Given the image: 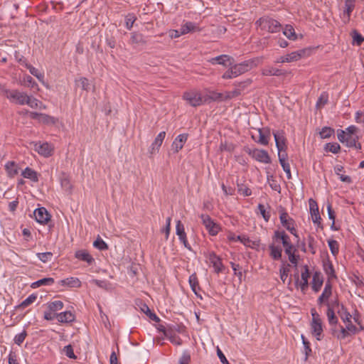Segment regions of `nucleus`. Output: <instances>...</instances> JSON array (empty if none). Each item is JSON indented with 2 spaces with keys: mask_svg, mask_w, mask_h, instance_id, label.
<instances>
[{
  "mask_svg": "<svg viewBox=\"0 0 364 364\" xmlns=\"http://www.w3.org/2000/svg\"><path fill=\"white\" fill-rule=\"evenodd\" d=\"M312 321L311 323V329L312 334L318 341L321 340L323 337V325L319 314L315 309L311 310Z\"/></svg>",
  "mask_w": 364,
  "mask_h": 364,
  "instance_id": "nucleus-2",
  "label": "nucleus"
},
{
  "mask_svg": "<svg viewBox=\"0 0 364 364\" xmlns=\"http://www.w3.org/2000/svg\"><path fill=\"white\" fill-rule=\"evenodd\" d=\"M26 68L29 70L31 75L35 76L40 82H43L44 75L41 73L37 68H34L30 64L26 65Z\"/></svg>",
  "mask_w": 364,
  "mask_h": 364,
  "instance_id": "nucleus-39",
  "label": "nucleus"
},
{
  "mask_svg": "<svg viewBox=\"0 0 364 364\" xmlns=\"http://www.w3.org/2000/svg\"><path fill=\"white\" fill-rule=\"evenodd\" d=\"M93 246L100 250H107L108 249V245L100 236L93 242Z\"/></svg>",
  "mask_w": 364,
  "mask_h": 364,
  "instance_id": "nucleus-43",
  "label": "nucleus"
},
{
  "mask_svg": "<svg viewBox=\"0 0 364 364\" xmlns=\"http://www.w3.org/2000/svg\"><path fill=\"white\" fill-rule=\"evenodd\" d=\"M136 20V17L134 14H129L125 17L126 27L128 30H131L134 23Z\"/></svg>",
  "mask_w": 364,
  "mask_h": 364,
  "instance_id": "nucleus-46",
  "label": "nucleus"
},
{
  "mask_svg": "<svg viewBox=\"0 0 364 364\" xmlns=\"http://www.w3.org/2000/svg\"><path fill=\"white\" fill-rule=\"evenodd\" d=\"M202 223L208 231L209 234L216 235L220 230L218 224L215 223L208 215H201Z\"/></svg>",
  "mask_w": 364,
  "mask_h": 364,
  "instance_id": "nucleus-6",
  "label": "nucleus"
},
{
  "mask_svg": "<svg viewBox=\"0 0 364 364\" xmlns=\"http://www.w3.org/2000/svg\"><path fill=\"white\" fill-rule=\"evenodd\" d=\"M283 33L289 40L295 41L297 38L294 28L291 25H286L283 30Z\"/></svg>",
  "mask_w": 364,
  "mask_h": 364,
  "instance_id": "nucleus-31",
  "label": "nucleus"
},
{
  "mask_svg": "<svg viewBox=\"0 0 364 364\" xmlns=\"http://www.w3.org/2000/svg\"><path fill=\"white\" fill-rule=\"evenodd\" d=\"M5 168L10 177H14L18 173V168L14 161H9L5 165Z\"/></svg>",
  "mask_w": 364,
  "mask_h": 364,
  "instance_id": "nucleus-29",
  "label": "nucleus"
},
{
  "mask_svg": "<svg viewBox=\"0 0 364 364\" xmlns=\"http://www.w3.org/2000/svg\"><path fill=\"white\" fill-rule=\"evenodd\" d=\"M279 218L282 225L292 235L297 237L296 230L294 227V221L292 218L289 217L288 213L285 211H282L280 214Z\"/></svg>",
  "mask_w": 364,
  "mask_h": 364,
  "instance_id": "nucleus-8",
  "label": "nucleus"
},
{
  "mask_svg": "<svg viewBox=\"0 0 364 364\" xmlns=\"http://www.w3.org/2000/svg\"><path fill=\"white\" fill-rule=\"evenodd\" d=\"M258 209H259L261 215H262L263 218L264 219V220L266 222L269 221V220L270 218V213H269V212L266 211L264 205L262 204H259Z\"/></svg>",
  "mask_w": 364,
  "mask_h": 364,
  "instance_id": "nucleus-61",
  "label": "nucleus"
},
{
  "mask_svg": "<svg viewBox=\"0 0 364 364\" xmlns=\"http://www.w3.org/2000/svg\"><path fill=\"white\" fill-rule=\"evenodd\" d=\"M21 174L24 178L31 179L33 182L38 181L37 172L28 167L26 168Z\"/></svg>",
  "mask_w": 364,
  "mask_h": 364,
  "instance_id": "nucleus-30",
  "label": "nucleus"
},
{
  "mask_svg": "<svg viewBox=\"0 0 364 364\" xmlns=\"http://www.w3.org/2000/svg\"><path fill=\"white\" fill-rule=\"evenodd\" d=\"M176 235L178 236L180 241L183 244L185 247L191 250V247L187 241L184 226L181 220H178L176 223Z\"/></svg>",
  "mask_w": 364,
  "mask_h": 364,
  "instance_id": "nucleus-13",
  "label": "nucleus"
},
{
  "mask_svg": "<svg viewBox=\"0 0 364 364\" xmlns=\"http://www.w3.org/2000/svg\"><path fill=\"white\" fill-rule=\"evenodd\" d=\"M324 271L329 279L336 277L335 271L331 262L324 264Z\"/></svg>",
  "mask_w": 364,
  "mask_h": 364,
  "instance_id": "nucleus-52",
  "label": "nucleus"
},
{
  "mask_svg": "<svg viewBox=\"0 0 364 364\" xmlns=\"http://www.w3.org/2000/svg\"><path fill=\"white\" fill-rule=\"evenodd\" d=\"M256 24L262 31L269 33H277L282 28V25L279 21L268 16L260 18L257 21Z\"/></svg>",
  "mask_w": 364,
  "mask_h": 364,
  "instance_id": "nucleus-1",
  "label": "nucleus"
},
{
  "mask_svg": "<svg viewBox=\"0 0 364 364\" xmlns=\"http://www.w3.org/2000/svg\"><path fill=\"white\" fill-rule=\"evenodd\" d=\"M358 136H350L346 137V144L348 146L353 147L356 146V143L358 140Z\"/></svg>",
  "mask_w": 364,
  "mask_h": 364,
  "instance_id": "nucleus-63",
  "label": "nucleus"
},
{
  "mask_svg": "<svg viewBox=\"0 0 364 364\" xmlns=\"http://www.w3.org/2000/svg\"><path fill=\"white\" fill-rule=\"evenodd\" d=\"M4 96L12 103L24 105L28 98L26 92H20L18 90H4Z\"/></svg>",
  "mask_w": 364,
  "mask_h": 364,
  "instance_id": "nucleus-3",
  "label": "nucleus"
},
{
  "mask_svg": "<svg viewBox=\"0 0 364 364\" xmlns=\"http://www.w3.org/2000/svg\"><path fill=\"white\" fill-rule=\"evenodd\" d=\"M26 336V333L25 331H23L22 333L16 335L14 338L15 343L17 345H21L25 340Z\"/></svg>",
  "mask_w": 364,
  "mask_h": 364,
  "instance_id": "nucleus-64",
  "label": "nucleus"
},
{
  "mask_svg": "<svg viewBox=\"0 0 364 364\" xmlns=\"http://www.w3.org/2000/svg\"><path fill=\"white\" fill-rule=\"evenodd\" d=\"M323 283V277L321 272H316L313 274L311 288L315 292L320 291Z\"/></svg>",
  "mask_w": 364,
  "mask_h": 364,
  "instance_id": "nucleus-18",
  "label": "nucleus"
},
{
  "mask_svg": "<svg viewBox=\"0 0 364 364\" xmlns=\"http://www.w3.org/2000/svg\"><path fill=\"white\" fill-rule=\"evenodd\" d=\"M76 82H77V85L80 86L82 90L88 91L90 89V83L86 77H80Z\"/></svg>",
  "mask_w": 364,
  "mask_h": 364,
  "instance_id": "nucleus-50",
  "label": "nucleus"
},
{
  "mask_svg": "<svg viewBox=\"0 0 364 364\" xmlns=\"http://www.w3.org/2000/svg\"><path fill=\"white\" fill-rule=\"evenodd\" d=\"M38 122L45 124H55L58 122V119L46 114L41 113Z\"/></svg>",
  "mask_w": 364,
  "mask_h": 364,
  "instance_id": "nucleus-34",
  "label": "nucleus"
},
{
  "mask_svg": "<svg viewBox=\"0 0 364 364\" xmlns=\"http://www.w3.org/2000/svg\"><path fill=\"white\" fill-rule=\"evenodd\" d=\"M37 299V296L34 294H31L28 298L23 300L18 306V308L24 309L33 304Z\"/></svg>",
  "mask_w": 364,
  "mask_h": 364,
  "instance_id": "nucleus-44",
  "label": "nucleus"
},
{
  "mask_svg": "<svg viewBox=\"0 0 364 364\" xmlns=\"http://www.w3.org/2000/svg\"><path fill=\"white\" fill-rule=\"evenodd\" d=\"M287 157V154H279V161L282 166L284 171L287 173V176L288 179L291 178L290 165L288 162L286 161V159Z\"/></svg>",
  "mask_w": 364,
  "mask_h": 364,
  "instance_id": "nucleus-26",
  "label": "nucleus"
},
{
  "mask_svg": "<svg viewBox=\"0 0 364 364\" xmlns=\"http://www.w3.org/2000/svg\"><path fill=\"white\" fill-rule=\"evenodd\" d=\"M304 270L301 274V281H299L298 274H295L294 277L296 279V284L299 286L302 292L305 293L309 287V278L310 273L307 265L304 267Z\"/></svg>",
  "mask_w": 364,
  "mask_h": 364,
  "instance_id": "nucleus-7",
  "label": "nucleus"
},
{
  "mask_svg": "<svg viewBox=\"0 0 364 364\" xmlns=\"http://www.w3.org/2000/svg\"><path fill=\"white\" fill-rule=\"evenodd\" d=\"M232 58L228 55H221L213 58L210 60V63L213 64L218 63L220 65H228L227 63L230 61Z\"/></svg>",
  "mask_w": 364,
  "mask_h": 364,
  "instance_id": "nucleus-35",
  "label": "nucleus"
},
{
  "mask_svg": "<svg viewBox=\"0 0 364 364\" xmlns=\"http://www.w3.org/2000/svg\"><path fill=\"white\" fill-rule=\"evenodd\" d=\"M165 136V132H161L157 135L150 147V153L151 154L159 150V148L161 146Z\"/></svg>",
  "mask_w": 364,
  "mask_h": 364,
  "instance_id": "nucleus-21",
  "label": "nucleus"
},
{
  "mask_svg": "<svg viewBox=\"0 0 364 364\" xmlns=\"http://www.w3.org/2000/svg\"><path fill=\"white\" fill-rule=\"evenodd\" d=\"M257 60H249L232 66L236 76H239L257 66Z\"/></svg>",
  "mask_w": 364,
  "mask_h": 364,
  "instance_id": "nucleus-5",
  "label": "nucleus"
},
{
  "mask_svg": "<svg viewBox=\"0 0 364 364\" xmlns=\"http://www.w3.org/2000/svg\"><path fill=\"white\" fill-rule=\"evenodd\" d=\"M63 285H66L70 287H80L81 282L77 278L70 277L61 281Z\"/></svg>",
  "mask_w": 364,
  "mask_h": 364,
  "instance_id": "nucleus-37",
  "label": "nucleus"
},
{
  "mask_svg": "<svg viewBox=\"0 0 364 364\" xmlns=\"http://www.w3.org/2000/svg\"><path fill=\"white\" fill-rule=\"evenodd\" d=\"M353 39L358 46L361 45L364 41V37L355 30L353 32Z\"/></svg>",
  "mask_w": 364,
  "mask_h": 364,
  "instance_id": "nucleus-60",
  "label": "nucleus"
},
{
  "mask_svg": "<svg viewBox=\"0 0 364 364\" xmlns=\"http://www.w3.org/2000/svg\"><path fill=\"white\" fill-rule=\"evenodd\" d=\"M332 295V284L331 282L328 280L326 282L325 287L322 294L318 298L317 304L318 306H321L323 304H326L327 306V302L328 301L329 298Z\"/></svg>",
  "mask_w": 364,
  "mask_h": 364,
  "instance_id": "nucleus-9",
  "label": "nucleus"
},
{
  "mask_svg": "<svg viewBox=\"0 0 364 364\" xmlns=\"http://www.w3.org/2000/svg\"><path fill=\"white\" fill-rule=\"evenodd\" d=\"M228 238L230 241H232V242L240 241L241 242H242L245 245L246 244V242L249 241L248 238H246L245 236H240V235L236 236L233 233L229 234Z\"/></svg>",
  "mask_w": 364,
  "mask_h": 364,
  "instance_id": "nucleus-54",
  "label": "nucleus"
},
{
  "mask_svg": "<svg viewBox=\"0 0 364 364\" xmlns=\"http://www.w3.org/2000/svg\"><path fill=\"white\" fill-rule=\"evenodd\" d=\"M37 257L41 262L45 263L51 259L53 254L50 252L37 253Z\"/></svg>",
  "mask_w": 364,
  "mask_h": 364,
  "instance_id": "nucleus-56",
  "label": "nucleus"
},
{
  "mask_svg": "<svg viewBox=\"0 0 364 364\" xmlns=\"http://www.w3.org/2000/svg\"><path fill=\"white\" fill-rule=\"evenodd\" d=\"M35 150L41 155L48 157L51 155L52 149L48 143L35 144Z\"/></svg>",
  "mask_w": 364,
  "mask_h": 364,
  "instance_id": "nucleus-23",
  "label": "nucleus"
},
{
  "mask_svg": "<svg viewBox=\"0 0 364 364\" xmlns=\"http://www.w3.org/2000/svg\"><path fill=\"white\" fill-rule=\"evenodd\" d=\"M324 149L326 151L338 154L341 150V146L338 143H327L325 145Z\"/></svg>",
  "mask_w": 364,
  "mask_h": 364,
  "instance_id": "nucleus-42",
  "label": "nucleus"
},
{
  "mask_svg": "<svg viewBox=\"0 0 364 364\" xmlns=\"http://www.w3.org/2000/svg\"><path fill=\"white\" fill-rule=\"evenodd\" d=\"M56 318L60 323L71 322L75 319L74 315L70 311H65L56 314Z\"/></svg>",
  "mask_w": 364,
  "mask_h": 364,
  "instance_id": "nucleus-28",
  "label": "nucleus"
},
{
  "mask_svg": "<svg viewBox=\"0 0 364 364\" xmlns=\"http://www.w3.org/2000/svg\"><path fill=\"white\" fill-rule=\"evenodd\" d=\"M189 284L192 290L197 294V288L198 287V278L196 274H193L189 277Z\"/></svg>",
  "mask_w": 364,
  "mask_h": 364,
  "instance_id": "nucleus-47",
  "label": "nucleus"
},
{
  "mask_svg": "<svg viewBox=\"0 0 364 364\" xmlns=\"http://www.w3.org/2000/svg\"><path fill=\"white\" fill-rule=\"evenodd\" d=\"M276 146L278 150V157L279 158V154H287L285 153L287 145H286V140L284 136H283L282 133H273Z\"/></svg>",
  "mask_w": 364,
  "mask_h": 364,
  "instance_id": "nucleus-11",
  "label": "nucleus"
},
{
  "mask_svg": "<svg viewBox=\"0 0 364 364\" xmlns=\"http://www.w3.org/2000/svg\"><path fill=\"white\" fill-rule=\"evenodd\" d=\"M241 94V89H235L232 91L227 92L224 97V100H230L239 96Z\"/></svg>",
  "mask_w": 364,
  "mask_h": 364,
  "instance_id": "nucleus-58",
  "label": "nucleus"
},
{
  "mask_svg": "<svg viewBox=\"0 0 364 364\" xmlns=\"http://www.w3.org/2000/svg\"><path fill=\"white\" fill-rule=\"evenodd\" d=\"M75 257L81 259L82 261L87 262L89 264H91L93 262L92 257L85 250H80L75 252Z\"/></svg>",
  "mask_w": 364,
  "mask_h": 364,
  "instance_id": "nucleus-32",
  "label": "nucleus"
},
{
  "mask_svg": "<svg viewBox=\"0 0 364 364\" xmlns=\"http://www.w3.org/2000/svg\"><path fill=\"white\" fill-rule=\"evenodd\" d=\"M92 282L94 283L95 284H96L97 287L105 289L106 290H108L110 289L111 284L107 282L106 281L93 279L92 281Z\"/></svg>",
  "mask_w": 364,
  "mask_h": 364,
  "instance_id": "nucleus-59",
  "label": "nucleus"
},
{
  "mask_svg": "<svg viewBox=\"0 0 364 364\" xmlns=\"http://www.w3.org/2000/svg\"><path fill=\"white\" fill-rule=\"evenodd\" d=\"M41 102L35 97L28 95L26 99V105H28L31 108H38Z\"/></svg>",
  "mask_w": 364,
  "mask_h": 364,
  "instance_id": "nucleus-55",
  "label": "nucleus"
},
{
  "mask_svg": "<svg viewBox=\"0 0 364 364\" xmlns=\"http://www.w3.org/2000/svg\"><path fill=\"white\" fill-rule=\"evenodd\" d=\"M54 283V279L51 277L43 278L31 284L32 288H37L43 285H51Z\"/></svg>",
  "mask_w": 364,
  "mask_h": 364,
  "instance_id": "nucleus-38",
  "label": "nucleus"
},
{
  "mask_svg": "<svg viewBox=\"0 0 364 364\" xmlns=\"http://www.w3.org/2000/svg\"><path fill=\"white\" fill-rule=\"evenodd\" d=\"M259 133V139H256L255 136L252 135V138L257 141V143L262 144V145H267L269 143V138L270 136V130L268 128H263V129H258Z\"/></svg>",
  "mask_w": 364,
  "mask_h": 364,
  "instance_id": "nucleus-17",
  "label": "nucleus"
},
{
  "mask_svg": "<svg viewBox=\"0 0 364 364\" xmlns=\"http://www.w3.org/2000/svg\"><path fill=\"white\" fill-rule=\"evenodd\" d=\"M334 133V130L328 127H323L319 132L320 136L322 139L329 138Z\"/></svg>",
  "mask_w": 364,
  "mask_h": 364,
  "instance_id": "nucleus-49",
  "label": "nucleus"
},
{
  "mask_svg": "<svg viewBox=\"0 0 364 364\" xmlns=\"http://www.w3.org/2000/svg\"><path fill=\"white\" fill-rule=\"evenodd\" d=\"M252 156L257 161L264 163L269 164L271 162L270 157L267 151L262 149H253L249 152Z\"/></svg>",
  "mask_w": 364,
  "mask_h": 364,
  "instance_id": "nucleus-10",
  "label": "nucleus"
},
{
  "mask_svg": "<svg viewBox=\"0 0 364 364\" xmlns=\"http://www.w3.org/2000/svg\"><path fill=\"white\" fill-rule=\"evenodd\" d=\"M207 258L210 261V264H212L216 273H219L223 271L224 266L221 262L220 258L218 257L215 252H209Z\"/></svg>",
  "mask_w": 364,
  "mask_h": 364,
  "instance_id": "nucleus-14",
  "label": "nucleus"
},
{
  "mask_svg": "<svg viewBox=\"0 0 364 364\" xmlns=\"http://www.w3.org/2000/svg\"><path fill=\"white\" fill-rule=\"evenodd\" d=\"M166 338H168L169 339V341L174 345H176V346H180L182 344V341L181 339L180 338V337H178V336H176V334H174L172 331H171L168 336H166Z\"/></svg>",
  "mask_w": 364,
  "mask_h": 364,
  "instance_id": "nucleus-53",
  "label": "nucleus"
},
{
  "mask_svg": "<svg viewBox=\"0 0 364 364\" xmlns=\"http://www.w3.org/2000/svg\"><path fill=\"white\" fill-rule=\"evenodd\" d=\"M141 309L152 321H156V322H159L160 321V318L154 313L151 312V311L150 310V309L149 308V306L146 304H143Z\"/></svg>",
  "mask_w": 364,
  "mask_h": 364,
  "instance_id": "nucleus-40",
  "label": "nucleus"
},
{
  "mask_svg": "<svg viewBox=\"0 0 364 364\" xmlns=\"http://www.w3.org/2000/svg\"><path fill=\"white\" fill-rule=\"evenodd\" d=\"M63 308V303L61 301H54L48 304V309L53 313L61 310Z\"/></svg>",
  "mask_w": 364,
  "mask_h": 364,
  "instance_id": "nucleus-41",
  "label": "nucleus"
},
{
  "mask_svg": "<svg viewBox=\"0 0 364 364\" xmlns=\"http://www.w3.org/2000/svg\"><path fill=\"white\" fill-rule=\"evenodd\" d=\"M328 247L331 250V253L336 255L338 252V244L336 240H331L328 241Z\"/></svg>",
  "mask_w": 364,
  "mask_h": 364,
  "instance_id": "nucleus-57",
  "label": "nucleus"
},
{
  "mask_svg": "<svg viewBox=\"0 0 364 364\" xmlns=\"http://www.w3.org/2000/svg\"><path fill=\"white\" fill-rule=\"evenodd\" d=\"M327 318L328 323L332 327H336V324L338 323V318L335 315L334 311L332 309V306L330 305V302H327Z\"/></svg>",
  "mask_w": 364,
  "mask_h": 364,
  "instance_id": "nucleus-25",
  "label": "nucleus"
},
{
  "mask_svg": "<svg viewBox=\"0 0 364 364\" xmlns=\"http://www.w3.org/2000/svg\"><path fill=\"white\" fill-rule=\"evenodd\" d=\"M310 212L312 218V220L314 223H319L321 220L318 205L313 199L309 200Z\"/></svg>",
  "mask_w": 364,
  "mask_h": 364,
  "instance_id": "nucleus-22",
  "label": "nucleus"
},
{
  "mask_svg": "<svg viewBox=\"0 0 364 364\" xmlns=\"http://www.w3.org/2000/svg\"><path fill=\"white\" fill-rule=\"evenodd\" d=\"M33 214L36 221L41 224L46 223L50 220V215L43 207L36 209Z\"/></svg>",
  "mask_w": 364,
  "mask_h": 364,
  "instance_id": "nucleus-12",
  "label": "nucleus"
},
{
  "mask_svg": "<svg viewBox=\"0 0 364 364\" xmlns=\"http://www.w3.org/2000/svg\"><path fill=\"white\" fill-rule=\"evenodd\" d=\"M180 30L181 34L184 35L189 32H193L198 30V27L194 23L188 21L181 26Z\"/></svg>",
  "mask_w": 364,
  "mask_h": 364,
  "instance_id": "nucleus-33",
  "label": "nucleus"
},
{
  "mask_svg": "<svg viewBox=\"0 0 364 364\" xmlns=\"http://www.w3.org/2000/svg\"><path fill=\"white\" fill-rule=\"evenodd\" d=\"M328 100V94L326 92H323L320 97H318L317 102H316V107L317 108H321V107L324 106Z\"/></svg>",
  "mask_w": 364,
  "mask_h": 364,
  "instance_id": "nucleus-51",
  "label": "nucleus"
},
{
  "mask_svg": "<svg viewBox=\"0 0 364 364\" xmlns=\"http://www.w3.org/2000/svg\"><path fill=\"white\" fill-rule=\"evenodd\" d=\"M130 41L133 44L138 45H145L146 43V41L144 40L143 35L135 32L131 34Z\"/></svg>",
  "mask_w": 364,
  "mask_h": 364,
  "instance_id": "nucleus-36",
  "label": "nucleus"
},
{
  "mask_svg": "<svg viewBox=\"0 0 364 364\" xmlns=\"http://www.w3.org/2000/svg\"><path fill=\"white\" fill-rule=\"evenodd\" d=\"M270 256L275 260H278L282 257V249L280 246H277L274 243L269 245Z\"/></svg>",
  "mask_w": 364,
  "mask_h": 364,
  "instance_id": "nucleus-27",
  "label": "nucleus"
},
{
  "mask_svg": "<svg viewBox=\"0 0 364 364\" xmlns=\"http://www.w3.org/2000/svg\"><path fill=\"white\" fill-rule=\"evenodd\" d=\"M187 139V134H181L177 136L171 144V149L173 152L178 153L181 149H182Z\"/></svg>",
  "mask_w": 364,
  "mask_h": 364,
  "instance_id": "nucleus-15",
  "label": "nucleus"
},
{
  "mask_svg": "<svg viewBox=\"0 0 364 364\" xmlns=\"http://www.w3.org/2000/svg\"><path fill=\"white\" fill-rule=\"evenodd\" d=\"M331 333L333 336L336 337L339 340L345 339L350 335V333L346 328L341 326L340 331L336 329V327L331 328Z\"/></svg>",
  "mask_w": 364,
  "mask_h": 364,
  "instance_id": "nucleus-24",
  "label": "nucleus"
},
{
  "mask_svg": "<svg viewBox=\"0 0 364 364\" xmlns=\"http://www.w3.org/2000/svg\"><path fill=\"white\" fill-rule=\"evenodd\" d=\"M63 352L65 354L70 358H75V355L74 354L73 348L71 345H68L64 347Z\"/></svg>",
  "mask_w": 364,
  "mask_h": 364,
  "instance_id": "nucleus-62",
  "label": "nucleus"
},
{
  "mask_svg": "<svg viewBox=\"0 0 364 364\" xmlns=\"http://www.w3.org/2000/svg\"><path fill=\"white\" fill-rule=\"evenodd\" d=\"M272 240L274 243L281 242L283 246L291 244L289 235L284 230H275L272 236Z\"/></svg>",
  "mask_w": 364,
  "mask_h": 364,
  "instance_id": "nucleus-16",
  "label": "nucleus"
},
{
  "mask_svg": "<svg viewBox=\"0 0 364 364\" xmlns=\"http://www.w3.org/2000/svg\"><path fill=\"white\" fill-rule=\"evenodd\" d=\"M183 99L192 107H198L203 104L201 94L197 90H190L185 92L183 95Z\"/></svg>",
  "mask_w": 364,
  "mask_h": 364,
  "instance_id": "nucleus-4",
  "label": "nucleus"
},
{
  "mask_svg": "<svg viewBox=\"0 0 364 364\" xmlns=\"http://www.w3.org/2000/svg\"><path fill=\"white\" fill-rule=\"evenodd\" d=\"M355 7L353 1H345V10L344 13L347 14L348 20L350 19L352 11Z\"/></svg>",
  "mask_w": 364,
  "mask_h": 364,
  "instance_id": "nucleus-48",
  "label": "nucleus"
},
{
  "mask_svg": "<svg viewBox=\"0 0 364 364\" xmlns=\"http://www.w3.org/2000/svg\"><path fill=\"white\" fill-rule=\"evenodd\" d=\"M286 74L287 71L272 66H267L262 70V75L264 76H282Z\"/></svg>",
  "mask_w": 364,
  "mask_h": 364,
  "instance_id": "nucleus-20",
  "label": "nucleus"
},
{
  "mask_svg": "<svg viewBox=\"0 0 364 364\" xmlns=\"http://www.w3.org/2000/svg\"><path fill=\"white\" fill-rule=\"evenodd\" d=\"M23 82H25V85L30 88H33L36 90H38V86L35 80L30 75H25L23 77Z\"/></svg>",
  "mask_w": 364,
  "mask_h": 364,
  "instance_id": "nucleus-45",
  "label": "nucleus"
},
{
  "mask_svg": "<svg viewBox=\"0 0 364 364\" xmlns=\"http://www.w3.org/2000/svg\"><path fill=\"white\" fill-rule=\"evenodd\" d=\"M309 52V50L307 49H301L299 50L291 52V53L284 55L286 58V61L287 63L297 61L302 57H304Z\"/></svg>",
  "mask_w": 364,
  "mask_h": 364,
  "instance_id": "nucleus-19",
  "label": "nucleus"
}]
</instances>
